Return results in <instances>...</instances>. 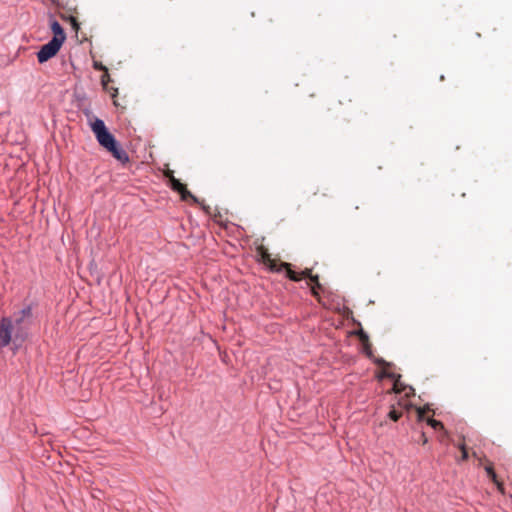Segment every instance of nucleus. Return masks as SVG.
I'll list each match as a JSON object with an SVG mask.
<instances>
[{
  "label": "nucleus",
  "instance_id": "23",
  "mask_svg": "<svg viewBox=\"0 0 512 512\" xmlns=\"http://www.w3.org/2000/svg\"><path fill=\"white\" fill-rule=\"evenodd\" d=\"M318 289L319 288L311 287V292H312L313 296H315V297L319 296Z\"/></svg>",
  "mask_w": 512,
  "mask_h": 512
},
{
  "label": "nucleus",
  "instance_id": "27",
  "mask_svg": "<svg viewBox=\"0 0 512 512\" xmlns=\"http://www.w3.org/2000/svg\"><path fill=\"white\" fill-rule=\"evenodd\" d=\"M381 363H382L383 365H385V366H389V364H388V363H386L384 360H382V361H381Z\"/></svg>",
  "mask_w": 512,
  "mask_h": 512
},
{
  "label": "nucleus",
  "instance_id": "15",
  "mask_svg": "<svg viewBox=\"0 0 512 512\" xmlns=\"http://www.w3.org/2000/svg\"><path fill=\"white\" fill-rule=\"evenodd\" d=\"M429 407H423V408H417V416H418V420L419 421H423L424 420V415L427 411H429Z\"/></svg>",
  "mask_w": 512,
  "mask_h": 512
},
{
  "label": "nucleus",
  "instance_id": "25",
  "mask_svg": "<svg viewBox=\"0 0 512 512\" xmlns=\"http://www.w3.org/2000/svg\"><path fill=\"white\" fill-rule=\"evenodd\" d=\"M113 92L111 93L112 97H116L118 90L116 88H112Z\"/></svg>",
  "mask_w": 512,
  "mask_h": 512
},
{
  "label": "nucleus",
  "instance_id": "2",
  "mask_svg": "<svg viewBox=\"0 0 512 512\" xmlns=\"http://www.w3.org/2000/svg\"><path fill=\"white\" fill-rule=\"evenodd\" d=\"M92 131L99 144L108 150L114 158L122 163L129 161L128 154L118 146L114 136L107 130L102 120L96 119L92 123Z\"/></svg>",
  "mask_w": 512,
  "mask_h": 512
},
{
  "label": "nucleus",
  "instance_id": "10",
  "mask_svg": "<svg viewBox=\"0 0 512 512\" xmlns=\"http://www.w3.org/2000/svg\"><path fill=\"white\" fill-rule=\"evenodd\" d=\"M300 277V280L302 278H308L310 282H317V275L312 274V269L306 268L301 273H297Z\"/></svg>",
  "mask_w": 512,
  "mask_h": 512
},
{
  "label": "nucleus",
  "instance_id": "5",
  "mask_svg": "<svg viewBox=\"0 0 512 512\" xmlns=\"http://www.w3.org/2000/svg\"><path fill=\"white\" fill-rule=\"evenodd\" d=\"M383 375L385 377H388L394 381L393 383V391L395 393H401L405 392V395L409 397L410 395L414 394V388L413 387H407L401 382V375L387 372L386 370L383 371Z\"/></svg>",
  "mask_w": 512,
  "mask_h": 512
},
{
  "label": "nucleus",
  "instance_id": "14",
  "mask_svg": "<svg viewBox=\"0 0 512 512\" xmlns=\"http://www.w3.org/2000/svg\"><path fill=\"white\" fill-rule=\"evenodd\" d=\"M458 448L460 449V451L462 453L461 459L463 461H466L468 459V450H467V447H466L465 443L464 442L460 443L458 445Z\"/></svg>",
  "mask_w": 512,
  "mask_h": 512
},
{
  "label": "nucleus",
  "instance_id": "3",
  "mask_svg": "<svg viewBox=\"0 0 512 512\" xmlns=\"http://www.w3.org/2000/svg\"><path fill=\"white\" fill-rule=\"evenodd\" d=\"M257 256H259L261 262L266 265L272 272H281L282 270H286L287 277L295 282L300 281V277L297 272L291 269V264L286 262H278L275 259L271 258V255L268 251V248L264 245H259L256 248Z\"/></svg>",
  "mask_w": 512,
  "mask_h": 512
},
{
  "label": "nucleus",
  "instance_id": "1",
  "mask_svg": "<svg viewBox=\"0 0 512 512\" xmlns=\"http://www.w3.org/2000/svg\"><path fill=\"white\" fill-rule=\"evenodd\" d=\"M32 327V306L26 305L22 310L13 315V318L3 317L0 321V347L12 344V350L16 354L28 339Z\"/></svg>",
  "mask_w": 512,
  "mask_h": 512
},
{
  "label": "nucleus",
  "instance_id": "19",
  "mask_svg": "<svg viewBox=\"0 0 512 512\" xmlns=\"http://www.w3.org/2000/svg\"><path fill=\"white\" fill-rule=\"evenodd\" d=\"M419 441L425 445L428 442L427 436L424 432H421Z\"/></svg>",
  "mask_w": 512,
  "mask_h": 512
},
{
  "label": "nucleus",
  "instance_id": "13",
  "mask_svg": "<svg viewBox=\"0 0 512 512\" xmlns=\"http://www.w3.org/2000/svg\"><path fill=\"white\" fill-rule=\"evenodd\" d=\"M388 416L391 420L398 421L400 419V417L402 416V412L397 411L396 409L393 408L390 410Z\"/></svg>",
  "mask_w": 512,
  "mask_h": 512
},
{
  "label": "nucleus",
  "instance_id": "20",
  "mask_svg": "<svg viewBox=\"0 0 512 512\" xmlns=\"http://www.w3.org/2000/svg\"><path fill=\"white\" fill-rule=\"evenodd\" d=\"M477 460H478V465H479V466H483V467H484V465L486 464V461H489L485 456H483V457H478V459H477Z\"/></svg>",
  "mask_w": 512,
  "mask_h": 512
},
{
  "label": "nucleus",
  "instance_id": "26",
  "mask_svg": "<svg viewBox=\"0 0 512 512\" xmlns=\"http://www.w3.org/2000/svg\"><path fill=\"white\" fill-rule=\"evenodd\" d=\"M472 455H473V457H475L476 459H478V457H479V456L477 455V453H476V452H473V453H472Z\"/></svg>",
  "mask_w": 512,
  "mask_h": 512
},
{
  "label": "nucleus",
  "instance_id": "11",
  "mask_svg": "<svg viewBox=\"0 0 512 512\" xmlns=\"http://www.w3.org/2000/svg\"><path fill=\"white\" fill-rule=\"evenodd\" d=\"M427 424L429 426H431L433 429L435 430H442L444 432V434H447V431L444 429V426L442 424V422L438 421V420H435L433 418H428L427 419Z\"/></svg>",
  "mask_w": 512,
  "mask_h": 512
},
{
  "label": "nucleus",
  "instance_id": "9",
  "mask_svg": "<svg viewBox=\"0 0 512 512\" xmlns=\"http://www.w3.org/2000/svg\"><path fill=\"white\" fill-rule=\"evenodd\" d=\"M484 469L487 473V476L491 479V481H497L498 477L495 473L493 463L491 461H486V464L484 465Z\"/></svg>",
  "mask_w": 512,
  "mask_h": 512
},
{
  "label": "nucleus",
  "instance_id": "4",
  "mask_svg": "<svg viewBox=\"0 0 512 512\" xmlns=\"http://www.w3.org/2000/svg\"><path fill=\"white\" fill-rule=\"evenodd\" d=\"M63 43H60L57 39H51L47 44L43 45L37 53V59L39 63H44L59 52Z\"/></svg>",
  "mask_w": 512,
  "mask_h": 512
},
{
  "label": "nucleus",
  "instance_id": "18",
  "mask_svg": "<svg viewBox=\"0 0 512 512\" xmlns=\"http://www.w3.org/2000/svg\"><path fill=\"white\" fill-rule=\"evenodd\" d=\"M72 27L77 31L79 29V24L74 17H70Z\"/></svg>",
  "mask_w": 512,
  "mask_h": 512
},
{
  "label": "nucleus",
  "instance_id": "21",
  "mask_svg": "<svg viewBox=\"0 0 512 512\" xmlns=\"http://www.w3.org/2000/svg\"><path fill=\"white\" fill-rule=\"evenodd\" d=\"M311 283L313 284L311 287H316V288L322 289V285L319 282V277L318 276H317V282H311Z\"/></svg>",
  "mask_w": 512,
  "mask_h": 512
},
{
  "label": "nucleus",
  "instance_id": "6",
  "mask_svg": "<svg viewBox=\"0 0 512 512\" xmlns=\"http://www.w3.org/2000/svg\"><path fill=\"white\" fill-rule=\"evenodd\" d=\"M170 186L172 190L178 192L181 195L183 201L192 200L194 203H198V199L187 189L186 185L181 183L180 180L171 175Z\"/></svg>",
  "mask_w": 512,
  "mask_h": 512
},
{
  "label": "nucleus",
  "instance_id": "24",
  "mask_svg": "<svg viewBox=\"0 0 512 512\" xmlns=\"http://www.w3.org/2000/svg\"><path fill=\"white\" fill-rule=\"evenodd\" d=\"M220 218H221V215H220V214L215 215V216H214V220H215V222L221 223Z\"/></svg>",
  "mask_w": 512,
  "mask_h": 512
},
{
  "label": "nucleus",
  "instance_id": "22",
  "mask_svg": "<svg viewBox=\"0 0 512 512\" xmlns=\"http://www.w3.org/2000/svg\"><path fill=\"white\" fill-rule=\"evenodd\" d=\"M171 175H174L172 170H167L165 172V177L169 180V182H171Z\"/></svg>",
  "mask_w": 512,
  "mask_h": 512
},
{
  "label": "nucleus",
  "instance_id": "16",
  "mask_svg": "<svg viewBox=\"0 0 512 512\" xmlns=\"http://www.w3.org/2000/svg\"><path fill=\"white\" fill-rule=\"evenodd\" d=\"M493 483L496 485L498 491L501 494H505V488H504L503 482H501V481H499V479H497V481H493Z\"/></svg>",
  "mask_w": 512,
  "mask_h": 512
},
{
  "label": "nucleus",
  "instance_id": "28",
  "mask_svg": "<svg viewBox=\"0 0 512 512\" xmlns=\"http://www.w3.org/2000/svg\"><path fill=\"white\" fill-rule=\"evenodd\" d=\"M361 338H362V339H363V338L367 339V335H362V336H361Z\"/></svg>",
  "mask_w": 512,
  "mask_h": 512
},
{
  "label": "nucleus",
  "instance_id": "12",
  "mask_svg": "<svg viewBox=\"0 0 512 512\" xmlns=\"http://www.w3.org/2000/svg\"><path fill=\"white\" fill-rule=\"evenodd\" d=\"M111 81L110 79V75L108 73V70L106 72H104V74L101 76V84L103 86V88L107 91H109V88H108V83Z\"/></svg>",
  "mask_w": 512,
  "mask_h": 512
},
{
  "label": "nucleus",
  "instance_id": "7",
  "mask_svg": "<svg viewBox=\"0 0 512 512\" xmlns=\"http://www.w3.org/2000/svg\"><path fill=\"white\" fill-rule=\"evenodd\" d=\"M50 28L53 33L52 39H57L60 43H64L66 40V34L59 22L56 20H51Z\"/></svg>",
  "mask_w": 512,
  "mask_h": 512
},
{
  "label": "nucleus",
  "instance_id": "8",
  "mask_svg": "<svg viewBox=\"0 0 512 512\" xmlns=\"http://www.w3.org/2000/svg\"><path fill=\"white\" fill-rule=\"evenodd\" d=\"M344 102L342 100L331 99L327 105V111L333 116H339L343 113L342 106Z\"/></svg>",
  "mask_w": 512,
  "mask_h": 512
},
{
  "label": "nucleus",
  "instance_id": "17",
  "mask_svg": "<svg viewBox=\"0 0 512 512\" xmlns=\"http://www.w3.org/2000/svg\"><path fill=\"white\" fill-rule=\"evenodd\" d=\"M93 67H94V69L99 70V71H104V72L107 71V68L101 62L95 61L93 63Z\"/></svg>",
  "mask_w": 512,
  "mask_h": 512
}]
</instances>
